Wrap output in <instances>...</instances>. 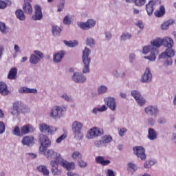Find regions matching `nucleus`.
<instances>
[{
  "instance_id": "nucleus-40",
  "label": "nucleus",
  "mask_w": 176,
  "mask_h": 176,
  "mask_svg": "<svg viewBox=\"0 0 176 176\" xmlns=\"http://www.w3.org/2000/svg\"><path fill=\"white\" fill-rule=\"evenodd\" d=\"M112 136L111 135H104L102 137V144H109V142H112Z\"/></svg>"
},
{
  "instance_id": "nucleus-22",
  "label": "nucleus",
  "mask_w": 176,
  "mask_h": 176,
  "mask_svg": "<svg viewBox=\"0 0 176 176\" xmlns=\"http://www.w3.org/2000/svg\"><path fill=\"white\" fill-rule=\"evenodd\" d=\"M162 43L165 47H173L174 46V40L171 37H165L162 38Z\"/></svg>"
},
{
  "instance_id": "nucleus-37",
  "label": "nucleus",
  "mask_w": 176,
  "mask_h": 176,
  "mask_svg": "<svg viewBox=\"0 0 176 176\" xmlns=\"http://www.w3.org/2000/svg\"><path fill=\"white\" fill-rule=\"evenodd\" d=\"M86 45L89 46V47H94V45H96V40L91 37H87L86 38Z\"/></svg>"
},
{
  "instance_id": "nucleus-42",
  "label": "nucleus",
  "mask_w": 176,
  "mask_h": 176,
  "mask_svg": "<svg viewBox=\"0 0 176 176\" xmlns=\"http://www.w3.org/2000/svg\"><path fill=\"white\" fill-rule=\"evenodd\" d=\"M20 112H21L20 111L14 109V107L11 108L10 113L12 114V116H14L13 119H16V118H17V116H19Z\"/></svg>"
},
{
  "instance_id": "nucleus-55",
  "label": "nucleus",
  "mask_w": 176,
  "mask_h": 176,
  "mask_svg": "<svg viewBox=\"0 0 176 176\" xmlns=\"http://www.w3.org/2000/svg\"><path fill=\"white\" fill-rule=\"evenodd\" d=\"M164 65L165 67H168V65H173V59L171 58H168L166 59V60L164 62Z\"/></svg>"
},
{
  "instance_id": "nucleus-13",
  "label": "nucleus",
  "mask_w": 176,
  "mask_h": 176,
  "mask_svg": "<svg viewBox=\"0 0 176 176\" xmlns=\"http://www.w3.org/2000/svg\"><path fill=\"white\" fill-rule=\"evenodd\" d=\"M157 6V1L156 0H151L146 5V10L147 14L149 16H152L153 14V10L156 9Z\"/></svg>"
},
{
  "instance_id": "nucleus-41",
  "label": "nucleus",
  "mask_w": 176,
  "mask_h": 176,
  "mask_svg": "<svg viewBox=\"0 0 176 176\" xmlns=\"http://www.w3.org/2000/svg\"><path fill=\"white\" fill-rule=\"evenodd\" d=\"M0 32L1 34H8V28H6V25L3 23V22H0Z\"/></svg>"
},
{
  "instance_id": "nucleus-27",
  "label": "nucleus",
  "mask_w": 176,
  "mask_h": 176,
  "mask_svg": "<svg viewBox=\"0 0 176 176\" xmlns=\"http://www.w3.org/2000/svg\"><path fill=\"white\" fill-rule=\"evenodd\" d=\"M31 129H32V126L30 124L24 125L21 128V132L23 135H25V134H28L30 132H31Z\"/></svg>"
},
{
  "instance_id": "nucleus-53",
  "label": "nucleus",
  "mask_w": 176,
  "mask_h": 176,
  "mask_svg": "<svg viewBox=\"0 0 176 176\" xmlns=\"http://www.w3.org/2000/svg\"><path fill=\"white\" fill-rule=\"evenodd\" d=\"M65 138H67V134L64 133L56 139V142L57 144H60L61 142V141L65 140Z\"/></svg>"
},
{
  "instance_id": "nucleus-7",
  "label": "nucleus",
  "mask_w": 176,
  "mask_h": 176,
  "mask_svg": "<svg viewBox=\"0 0 176 176\" xmlns=\"http://www.w3.org/2000/svg\"><path fill=\"white\" fill-rule=\"evenodd\" d=\"M39 130L41 133H48V134L53 135L57 131V128L41 123L39 124Z\"/></svg>"
},
{
  "instance_id": "nucleus-32",
  "label": "nucleus",
  "mask_w": 176,
  "mask_h": 176,
  "mask_svg": "<svg viewBox=\"0 0 176 176\" xmlns=\"http://www.w3.org/2000/svg\"><path fill=\"white\" fill-rule=\"evenodd\" d=\"M52 32L54 36H60V34H61V28L57 25H53L52 28Z\"/></svg>"
},
{
  "instance_id": "nucleus-61",
  "label": "nucleus",
  "mask_w": 176,
  "mask_h": 176,
  "mask_svg": "<svg viewBox=\"0 0 176 176\" xmlns=\"http://www.w3.org/2000/svg\"><path fill=\"white\" fill-rule=\"evenodd\" d=\"M8 6V3L2 0L0 1V9H5Z\"/></svg>"
},
{
  "instance_id": "nucleus-46",
  "label": "nucleus",
  "mask_w": 176,
  "mask_h": 176,
  "mask_svg": "<svg viewBox=\"0 0 176 176\" xmlns=\"http://www.w3.org/2000/svg\"><path fill=\"white\" fill-rule=\"evenodd\" d=\"M12 93V91L8 89H0V94L1 96H9Z\"/></svg>"
},
{
  "instance_id": "nucleus-36",
  "label": "nucleus",
  "mask_w": 176,
  "mask_h": 176,
  "mask_svg": "<svg viewBox=\"0 0 176 176\" xmlns=\"http://www.w3.org/2000/svg\"><path fill=\"white\" fill-rule=\"evenodd\" d=\"M63 43L66 45V46H68L69 47H76V46H78L79 43L78 41H67V40L63 41Z\"/></svg>"
},
{
  "instance_id": "nucleus-20",
  "label": "nucleus",
  "mask_w": 176,
  "mask_h": 176,
  "mask_svg": "<svg viewBox=\"0 0 176 176\" xmlns=\"http://www.w3.org/2000/svg\"><path fill=\"white\" fill-rule=\"evenodd\" d=\"M21 142L23 145H26V146H32L34 145V137L25 136L22 139Z\"/></svg>"
},
{
  "instance_id": "nucleus-64",
  "label": "nucleus",
  "mask_w": 176,
  "mask_h": 176,
  "mask_svg": "<svg viewBox=\"0 0 176 176\" xmlns=\"http://www.w3.org/2000/svg\"><path fill=\"white\" fill-rule=\"evenodd\" d=\"M107 176H116V175L113 170H112L111 169H108Z\"/></svg>"
},
{
  "instance_id": "nucleus-11",
  "label": "nucleus",
  "mask_w": 176,
  "mask_h": 176,
  "mask_svg": "<svg viewBox=\"0 0 176 176\" xmlns=\"http://www.w3.org/2000/svg\"><path fill=\"white\" fill-rule=\"evenodd\" d=\"M104 102L107 107L111 109V111H116L117 103L115 98L113 97H107L104 99Z\"/></svg>"
},
{
  "instance_id": "nucleus-45",
  "label": "nucleus",
  "mask_w": 176,
  "mask_h": 176,
  "mask_svg": "<svg viewBox=\"0 0 176 176\" xmlns=\"http://www.w3.org/2000/svg\"><path fill=\"white\" fill-rule=\"evenodd\" d=\"M71 23H72V21L71 20V16L69 15H67L63 19V23L65 24V25H70Z\"/></svg>"
},
{
  "instance_id": "nucleus-31",
  "label": "nucleus",
  "mask_w": 176,
  "mask_h": 176,
  "mask_svg": "<svg viewBox=\"0 0 176 176\" xmlns=\"http://www.w3.org/2000/svg\"><path fill=\"white\" fill-rule=\"evenodd\" d=\"M19 93H21V94H27L28 93L36 94V93H38V91L36 90V89H19Z\"/></svg>"
},
{
  "instance_id": "nucleus-28",
  "label": "nucleus",
  "mask_w": 176,
  "mask_h": 176,
  "mask_svg": "<svg viewBox=\"0 0 176 176\" xmlns=\"http://www.w3.org/2000/svg\"><path fill=\"white\" fill-rule=\"evenodd\" d=\"M37 170L40 173H43V175L49 176L50 172H49V170L47 169V167H46V166L41 165V166H37Z\"/></svg>"
},
{
  "instance_id": "nucleus-16",
  "label": "nucleus",
  "mask_w": 176,
  "mask_h": 176,
  "mask_svg": "<svg viewBox=\"0 0 176 176\" xmlns=\"http://www.w3.org/2000/svg\"><path fill=\"white\" fill-rule=\"evenodd\" d=\"M35 9V15L32 16V20H34V21H36L38 20H42V18L43 17V14L42 13V8H41V6L38 5H36L34 6Z\"/></svg>"
},
{
  "instance_id": "nucleus-19",
  "label": "nucleus",
  "mask_w": 176,
  "mask_h": 176,
  "mask_svg": "<svg viewBox=\"0 0 176 176\" xmlns=\"http://www.w3.org/2000/svg\"><path fill=\"white\" fill-rule=\"evenodd\" d=\"M59 163L60 164V166H63L64 168H67L68 171L75 169V163L74 162L68 163L62 158V160H60Z\"/></svg>"
},
{
  "instance_id": "nucleus-33",
  "label": "nucleus",
  "mask_w": 176,
  "mask_h": 176,
  "mask_svg": "<svg viewBox=\"0 0 176 176\" xmlns=\"http://www.w3.org/2000/svg\"><path fill=\"white\" fill-rule=\"evenodd\" d=\"M164 13H166V9L164 6H161L160 10H155V16H156V17H162V16H164Z\"/></svg>"
},
{
  "instance_id": "nucleus-29",
  "label": "nucleus",
  "mask_w": 176,
  "mask_h": 176,
  "mask_svg": "<svg viewBox=\"0 0 176 176\" xmlns=\"http://www.w3.org/2000/svg\"><path fill=\"white\" fill-rule=\"evenodd\" d=\"M174 23H175L174 19H170L166 21V22L162 24L161 30H168V28L170 27V25H173Z\"/></svg>"
},
{
  "instance_id": "nucleus-56",
  "label": "nucleus",
  "mask_w": 176,
  "mask_h": 176,
  "mask_svg": "<svg viewBox=\"0 0 176 176\" xmlns=\"http://www.w3.org/2000/svg\"><path fill=\"white\" fill-rule=\"evenodd\" d=\"M78 166L81 167L82 168L86 167L87 166V163H86L85 161L80 160L78 161Z\"/></svg>"
},
{
  "instance_id": "nucleus-62",
  "label": "nucleus",
  "mask_w": 176,
  "mask_h": 176,
  "mask_svg": "<svg viewBox=\"0 0 176 176\" xmlns=\"http://www.w3.org/2000/svg\"><path fill=\"white\" fill-rule=\"evenodd\" d=\"M166 118H160L158 120H157V123H159V124H166Z\"/></svg>"
},
{
  "instance_id": "nucleus-14",
  "label": "nucleus",
  "mask_w": 176,
  "mask_h": 176,
  "mask_svg": "<svg viewBox=\"0 0 176 176\" xmlns=\"http://www.w3.org/2000/svg\"><path fill=\"white\" fill-rule=\"evenodd\" d=\"M51 164V171L53 175H61V169H58V166H61L60 163H58V162H56V161L50 162Z\"/></svg>"
},
{
  "instance_id": "nucleus-4",
  "label": "nucleus",
  "mask_w": 176,
  "mask_h": 176,
  "mask_svg": "<svg viewBox=\"0 0 176 176\" xmlns=\"http://www.w3.org/2000/svg\"><path fill=\"white\" fill-rule=\"evenodd\" d=\"M44 155H45L47 159H48V160H51V162H56V163H60V162H61L63 159V157H61V155L53 150H47L46 152L44 153Z\"/></svg>"
},
{
  "instance_id": "nucleus-43",
  "label": "nucleus",
  "mask_w": 176,
  "mask_h": 176,
  "mask_svg": "<svg viewBox=\"0 0 176 176\" xmlns=\"http://www.w3.org/2000/svg\"><path fill=\"white\" fill-rule=\"evenodd\" d=\"M21 105H22L21 102L16 101V102H14L12 108L21 112Z\"/></svg>"
},
{
  "instance_id": "nucleus-17",
  "label": "nucleus",
  "mask_w": 176,
  "mask_h": 176,
  "mask_svg": "<svg viewBox=\"0 0 176 176\" xmlns=\"http://www.w3.org/2000/svg\"><path fill=\"white\" fill-rule=\"evenodd\" d=\"M39 142L41 145H44L45 146L47 147L52 145V142L50 141V139H49V137L44 134H41L39 135Z\"/></svg>"
},
{
  "instance_id": "nucleus-21",
  "label": "nucleus",
  "mask_w": 176,
  "mask_h": 176,
  "mask_svg": "<svg viewBox=\"0 0 176 176\" xmlns=\"http://www.w3.org/2000/svg\"><path fill=\"white\" fill-rule=\"evenodd\" d=\"M95 162L97 163V164H101V166H108V164H110L111 161L104 158L103 156H97L95 158Z\"/></svg>"
},
{
  "instance_id": "nucleus-25",
  "label": "nucleus",
  "mask_w": 176,
  "mask_h": 176,
  "mask_svg": "<svg viewBox=\"0 0 176 176\" xmlns=\"http://www.w3.org/2000/svg\"><path fill=\"white\" fill-rule=\"evenodd\" d=\"M148 140H150V141H155V140H156V138H157V133L156 132V131H155V129H152V128H149L148 129V134L147 135Z\"/></svg>"
},
{
  "instance_id": "nucleus-63",
  "label": "nucleus",
  "mask_w": 176,
  "mask_h": 176,
  "mask_svg": "<svg viewBox=\"0 0 176 176\" xmlns=\"http://www.w3.org/2000/svg\"><path fill=\"white\" fill-rule=\"evenodd\" d=\"M62 98H63V100H65L66 101H72V98L68 96L66 94L62 96Z\"/></svg>"
},
{
  "instance_id": "nucleus-18",
  "label": "nucleus",
  "mask_w": 176,
  "mask_h": 176,
  "mask_svg": "<svg viewBox=\"0 0 176 176\" xmlns=\"http://www.w3.org/2000/svg\"><path fill=\"white\" fill-rule=\"evenodd\" d=\"M175 56V51L173 47H168L164 52L160 55V58H166V57L171 58Z\"/></svg>"
},
{
  "instance_id": "nucleus-38",
  "label": "nucleus",
  "mask_w": 176,
  "mask_h": 176,
  "mask_svg": "<svg viewBox=\"0 0 176 176\" xmlns=\"http://www.w3.org/2000/svg\"><path fill=\"white\" fill-rule=\"evenodd\" d=\"M72 157L74 160H81L82 159V153H80V152L79 151H74L72 154Z\"/></svg>"
},
{
  "instance_id": "nucleus-52",
  "label": "nucleus",
  "mask_w": 176,
  "mask_h": 176,
  "mask_svg": "<svg viewBox=\"0 0 176 176\" xmlns=\"http://www.w3.org/2000/svg\"><path fill=\"white\" fill-rule=\"evenodd\" d=\"M5 130H6V126L3 122L0 121V134H3L5 133Z\"/></svg>"
},
{
  "instance_id": "nucleus-60",
  "label": "nucleus",
  "mask_w": 176,
  "mask_h": 176,
  "mask_svg": "<svg viewBox=\"0 0 176 176\" xmlns=\"http://www.w3.org/2000/svg\"><path fill=\"white\" fill-rule=\"evenodd\" d=\"M46 148H48V147L45 146V145L41 144L40 148H39V151H40L41 153H44L45 154V152H47L46 151Z\"/></svg>"
},
{
  "instance_id": "nucleus-2",
  "label": "nucleus",
  "mask_w": 176,
  "mask_h": 176,
  "mask_svg": "<svg viewBox=\"0 0 176 176\" xmlns=\"http://www.w3.org/2000/svg\"><path fill=\"white\" fill-rule=\"evenodd\" d=\"M90 54H91V50L88 47H85L82 51V74H89L90 72V63H91V58H90Z\"/></svg>"
},
{
  "instance_id": "nucleus-48",
  "label": "nucleus",
  "mask_w": 176,
  "mask_h": 176,
  "mask_svg": "<svg viewBox=\"0 0 176 176\" xmlns=\"http://www.w3.org/2000/svg\"><path fill=\"white\" fill-rule=\"evenodd\" d=\"M153 164H155V162H153V161L148 160L144 163V168H151V166H153Z\"/></svg>"
},
{
  "instance_id": "nucleus-47",
  "label": "nucleus",
  "mask_w": 176,
  "mask_h": 176,
  "mask_svg": "<svg viewBox=\"0 0 176 176\" xmlns=\"http://www.w3.org/2000/svg\"><path fill=\"white\" fill-rule=\"evenodd\" d=\"M136 101L138 105H140L141 107H142V105H145V102H146L145 99H144V98H142V96H140V98L136 99Z\"/></svg>"
},
{
  "instance_id": "nucleus-23",
  "label": "nucleus",
  "mask_w": 176,
  "mask_h": 176,
  "mask_svg": "<svg viewBox=\"0 0 176 176\" xmlns=\"http://www.w3.org/2000/svg\"><path fill=\"white\" fill-rule=\"evenodd\" d=\"M17 68L12 67L10 69L8 74V78L10 80H16L17 79Z\"/></svg>"
},
{
  "instance_id": "nucleus-15",
  "label": "nucleus",
  "mask_w": 176,
  "mask_h": 176,
  "mask_svg": "<svg viewBox=\"0 0 176 176\" xmlns=\"http://www.w3.org/2000/svg\"><path fill=\"white\" fill-rule=\"evenodd\" d=\"M65 56V51H59L58 52H55L53 54V61L55 64H58V63H61L63 61V58Z\"/></svg>"
},
{
  "instance_id": "nucleus-50",
  "label": "nucleus",
  "mask_w": 176,
  "mask_h": 176,
  "mask_svg": "<svg viewBox=\"0 0 176 176\" xmlns=\"http://www.w3.org/2000/svg\"><path fill=\"white\" fill-rule=\"evenodd\" d=\"M87 24H88V27L89 28H93L96 26V21H94V20L93 19H89L87 21Z\"/></svg>"
},
{
  "instance_id": "nucleus-12",
  "label": "nucleus",
  "mask_w": 176,
  "mask_h": 176,
  "mask_svg": "<svg viewBox=\"0 0 176 176\" xmlns=\"http://www.w3.org/2000/svg\"><path fill=\"white\" fill-rule=\"evenodd\" d=\"M141 82L142 83H149L150 82H152V72H151V69L149 67H147L144 73V74L142 76Z\"/></svg>"
},
{
  "instance_id": "nucleus-6",
  "label": "nucleus",
  "mask_w": 176,
  "mask_h": 176,
  "mask_svg": "<svg viewBox=\"0 0 176 176\" xmlns=\"http://www.w3.org/2000/svg\"><path fill=\"white\" fill-rule=\"evenodd\" d=\"M65 111V108H63L60 106H55L51 110L50 116L51 118H53V119H57V118H61V116L64 115Z\"/></svg>"
},
{
  "instance_id": "nucleus-24",
  "label": "nucleus",
  "mask_w": 176,
  "mask_h": 176,
  "mask_svg": "<svg viewBox=\"0 0 176 176\" xmlns=\"http://www.w3.org/2000/svg\"><path fill=\"white\" fill-rule=\"evenodd\" d=\"M133 38V34L129 32H124L120 36V41L121 42H127Z\"/></svg>"
},
{
  "instance_id": "nucleus-9",
  "label": "nucleus",
  "mask_w": 176,
  "mask_h": 176,
  "mask_svg": "<svg viewBox=\"0 0 176 176\" xmlns=\"http://www.w3.org/2000/svg\"><path fill=\"white\" fill-rule=\"evenodd\" d=\"M133 153L136 155L141 160H146V155H145V148L141 146H135L133 148Z\"/></svg>"
},
{
  "instance_id": "nucleus-5",
  "label": "nucleus",
  "mask_w": 176,
  "mask_h": 176,
  "mask_svg": "<svg viewBox=\"0 0 176 176\" xmlns=\"http://www.w3.org/2000/svg\"><path fill=\"white\" fill-rule=\"evenodd\" d=\"M33 53L34 54L30 55L29 61L31 64L36 65V64L41 61V58H43V57H45V55L39 50H34Z\"/></svg>"
},
{
  "instance_id": "nucleus-58",
  "label": "nucleus",
  "mask_w": 176,
  "mask_h": 176,
  "mask_svg": "<svg viewBox=\"0 0 176 176\" xmlns=\"http://www.w3.org/2000/svg\"><path fill=\"white\" fill-rule=\"evenodd\" d=\"M104 35L107 41H111V39H112V33H111L110 32H104Z\"/></svg>"
},
{
  "instance_id": "nucleus-8",
  "label": "nucleus",
  "mask_w": 176,
  "mask_h": 176,
  "mask_svg": "<svg viewBox=\"0 0 176 176\" xmlns=\"http://www.w3.org/2000/svg\"><path fill=\"white\" fill-rule=\"evenodd\" d=\"M144 112L148 116H154V118H157V115H159V107L156 105H148L145 108Z\"/></svg>"
},
{
  "instance_id": "nucleus-44",
  "label": "nucleus",
  "mask_w": 176,
  "mask_h": 176,
  "mask_svg": "<svg viewBox=\"0 0 176 176\" xmlns=\"http://www.w3.org/2000/svg\"><path fill=\"white\" fill-rule=\"evenodd\" d=\"M78 27H80V28H81L82 30H90L89 28V25L87 24V22L83 23V22H80L78 23Z\"/></svg>"
},
{
  "instance_id": "nucleus-54",
  "label": "nucleus",
  "mask_w": 176,
  "mask_h": 176,
  "mask_svg": "<svg viewBox=\"0 0 176 176\" xmlns=\"http://www.w3.org/2000/svg\"><path fill=\"white\" fill-rule=\"evenodd\" d=\"M86 76L82 73H80V83H85L86 82Z\"/></svg>"
},
{
  "instance_id": "nucleus-49",
  "label": "nucleus",
  "mask_w": 176,
  "mask_h": 176,
  "mask_svg": "<svg viewBox=\"0 0 176 176\" xmlns=\"http://www.w3.org/2000/svg\"><path fill=\"white\" fill-rule=\"evenodd\" d=\"M131 96H133V97L135 98V100H137V99L140 98V97H141V94H140L138 92V91H137V90H133L131 92Z\"/></svg>"
},
{
  "instance_id": "nucleus-39",
  "label": "nucleus",
  "mask_w": 176,
  "mask_h": 176,
  "mask_svg": "<svg viewBox=\"0 0 176 176\" xmlns=\"http://www.w3.org/2000/svg\"><path fill=\"white\" fill-rule=\"evenodd\" d=\"M13 135H16V137H23V134L21 133V131L20 130V127L15 126L12 131Z\"/></svg>"
},
{
  "instance_id": "nucleus-51",
  "label": "nucleus",
  "mask_w": 176,
  "mask_h": 176,
  "mask_svg": "<svg viewBox=\"0 0 176 176\" xmlns=\"http://www.w3.org/2000/svg\"><path fill=\"white\" fill-rule=\"evenodd\" d=\"M133 1H135L136 6H143V5H145L146 0H135Z\"/></svg>"
},
{
  "instance_id": "nucleus-34",
  "label": "nucleus",
  "mask_w": 176,
  "mask_h": 176,
  "mask_svg": "<svg viewBox=\"0 0 176 176\" xmlns=\"http://www.w3.org/2000/svg\"><path fill=\"white\" fill-rule=\"evenodd\" d=\"M72 79L73 82H75V83H80V73L75 72L72 76Z\"/></svg>"
},
{
  "instance_id": "nucleus-10",
  "label": "nucleus",
  "mask_w": 176,
  "mask_h": 176,
  "mask_svg": "<svg viewBox=\"0 0 176 176\" xmlns=\"http://www.w3.org/2000/svg\"><path fill=\"white\" fill-rule=\"evenodd\" d=\"M102 134H104V131L102 129L94 128L89 131L87 138H89V140H91L96 138V137H100V135H102Z\"/></svg>"
},
{
  "instance_id": "nucleus-59",
  "label": "nucleus",
  "mask_w": 176,
  "mask_h": 176,
  "mask_svg": "<svg viewBox=\"0 0 176 176\" xmlns=\"http://www.w3.org/2000/svg\"><path fill=\"white\" fill-rule=\"evenodd\" d=\"M127 133V129L126 128H122L119 131V135L120 137H124V133Z\"/></svg>"
},
{
  "instance_id": "nucleus-1",
  "label": "nucleus",
  "mask_w": 176,
  "mask_h": 176,
  "mask_svg": "<svg viewBox=\"0 0 176 176\" xmlns=\"http://www.w3.org/2000/svg\"><path fill=\"white\" fill-rule=\"evenodd\" d=\"M151 45L143 47V54H149L150 53L149 56H144V58L149 60V61H155L156 60V56L159 54L157 47H160L163 45V39L158 38L151 41Z\"/></svg>"
},
{
  "instance_id": "nucleus-57",
  "label": "nucleus",
  "mask_w": 176,
  "mask_h": 176,
  "mask_svg": "<svg viewBox=\"0 0 176 176\" xmlns=\"http://www.w3.org/2000/svg\"><path fill=\"white\" fill-rule=\"evenodd\" d=\"M129 63L131 64H133V63H134V61H135V54H131L129 56Z\"/></svg>"
},
{
  "instance_id": "nucleus-3",
  "label": "nucleus",
  "mask_w": 176,
  "mask_h": 176,
  "mask_svg": "<svg viewBox=\"0 0 176 176\" xmlns=\"http://www.w3.org/2000/svg\"><path fill=\"white\" fill-rule=\"evenodd\" d=\"M83 124L78 121H74L72 124V130L74 133V138L76 140H82L83 138V134H82V129Z\"/></svg>"
},
{
  "instance_id": "nucleus-35",
  "label": "nucleus",
  "mask_w": 176,
  "mask_h": 176,
  "mask_svg": "<svg viewBox=\"0 0 176 176\" xmlns=\"http://www.w3.org/2000/svg\"><path fill=\"white\" fill-rule=\"evenodd\" d=\"M127 171H133L134 173H135V171H137L138 170V167L137 166V165H135V164L133 163V162H129L127 164Z\"/></svg>"
},
{
  "instance_id": "nucleus-30",
  "label": "nucleus",
  "mask_w": 176,
  "mask_h": 176,
  "mask_svg": "<svg viewBox=\"0 0 176 176\" xmlns=\"http://www.w3.org/2000/svg\"><path fill=\"white\" fill-rule=\"evenodd\" d=\"M15 14L16 18L19 19V20H21V21H24L25 20V15H24V12H23L22 10H16Z\"/></svg>"
},
{
  "instance_id": "nucleus-26",
  "label": "nucleus",
  "mask_w": 176,
  "mask_h": 176,
  "mask_svg": "<svg viewBox=\"0 0 176 176\" xmlns=\"http://www.w3.org/2000/svg\"><path fill=\"white\" fill-rule=\"evenodd\" d=\"M23 9L25 13L32 14V6L29 2H25L23 5Z\"/></svg>"
}]
</instances>
